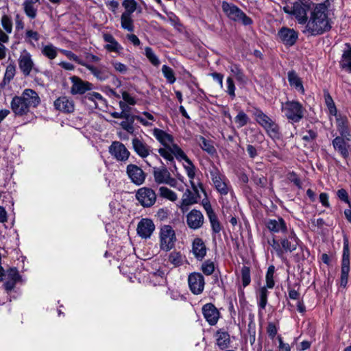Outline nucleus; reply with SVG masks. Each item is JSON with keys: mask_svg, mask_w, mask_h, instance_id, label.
I'll list each match as a JSON object with an SVG mask.
<instances>
[{"mask_svg": "<svg viewBox=\"0 0 351 351\" xmlns=\"http://www.w3.org/2000/svg\"><path fill=\"white\" fill-rule=\"evenodd\" d=\"M337 195L341 200L347 203L350 206V202L348 199V195L347 191L345 189H341L338 190L337 192Z\"/></svg>", "mask_w": 351, "mask_h": 351, "instance_id": "774afa93", "label": "nucleus"}, {"mask_svg": "<svg viewBox=\"0 0 351 351\" xmlns=\"http://www.w3.org/2000/svg\"><path fill=\"white\" fill-rule=\"evenodd\" d=\"M202 270L204 274L211 275L215 271L214 263L210 260L204 261L202 265Z\"/></svg>", "mask_w": 351, "mask_h": 351, "instance_id": "13d9d810", "label": "nucleus"}, {"mask_svg": "<svg viewBox=\"0 0 351 351\" xmlns=\"http://www.w3.org/2000/svg\"><path fill=\"white\" fill-rule=\"evenodd\" d=\"M241 280L242 284L244 287L250 285L251 282L250 269L247 266H243L241 269Z\"/></svg>", "mask_w": 351, "mask_h": 351, "instance_id": "6e6d98bb", "label": "nucleus"}, {"mask_svg": "<svg viewBox=\"0 0 351 351\" xmlns=\"http://www.w3.org/2000/svg\"><path fill=\"white\" fill-rule=\"evenodd\" d=\"M155 230V225L152 220L144 218L138 223L136 231L138 235L143 239H149Z\"/></svg>", "mask_w": 351, "mask_h": 351, "instance_id": "6ab92c4d", "label": "nucleus"}, {"mask_svg": "<svg viewBox=\"0 0 351 351\" xmlns=\"http://www.w3.org/2000/svg\"><path fill=\"white\" fill-rule=\"evenodd\" d=\"M125 11L123 13L131 14L136 10L137 3L135 0H124L122 3Z\"/></svg>", "mask_w": 351, "mask_h": 351, "instance_id": "864d4df0", "label": "nucleus"}, {"mask_svg": "<svg viewBox=\"0 0 351 351\" xmlns=\"http://www.w3.org/2000/svg\"><path fill=\"white\" fill-rule=\"evenodd\" d=\"M281 110L287 120L291 123H298L304 117L306 109L303 105L295 100H287L281 104Z\"/></svg>", "mask_w": 351, "mask_h": 351, "instance_id": "39448f33", "label": "nucleus"}, {"mask_svg": "<svg viewBox=\"0 0 351 351\" xmlns=\"http://www.w3.org/2000/svg\"><path fill=\"white\" fill-rule=\"evenodd\" d=\"M145 54L150 62L154 66L160 64V60L157 56L154 53L152 48L147 47L145 49Z\"/></svg>", "mask_w": 351, "mask_h": 351, "instance_id": "603ef678", "label": "nucleus"}, {"mask_svg": "<svg viewBox=\"0 0 351 351\" xmlns=\"http://www.w3.org/2000/svg\"><path fill=\"white\" fill-rule=\"evenodd\" d=\"M121 26L123 29L130 32L134 30V26L131 14L122 13L121 16Z\"/></svg>", "mask_w": 351, "mask_h": 351, "instance_id": "a19ab883", "label": "nucleus"}, {"mask_svg": "<svg viewBox=\"0 0 351 351\" xmlns=\"http://www.w3.org/2000/svg\"><path fill=\"white\" fill-rule=\"evenodd\" d=\"M197 202V196L193 193L190 190L187 189L184 193L182 197L181 208L183 210L184 207L194 204Z\"/></svg>", "mask_w": 351, "mask_h": 351, "instance_id": "4c0bfd02", "label": "nucleus"}, {"mask_svg": "<svg viewBox=\"0 0 351 351\" xmlns=\"http://www.w3.org/2000/svg\"><path fill=\"white\" fill-rule=\"evenodd\" d=\"M254 114L257 123L264 128L272 138H279V127L270 117L259 110H256Z\"/></svg>", "mask_w": 351, "mask_h": 351, "instance_id": "6e6552de", "label": "nucleus"}, {"mask_svg": "<svg viewBox=\"0 0 351 351\" xmlns=\"http://www.w3.org/2000/svg\"><path fill=\"white\" fill-rule=\"evenodd\" d=\"M136 197L139 203L144 207L152 206L156 200L155 191L147 187L139 189L136 192Z\"/></svg>", "mask_w": 351, "mask_h": 351, "instance_id": "2eb2a0df", "label": "nucleus"}, {"mask_svg": "<svg viewBox=\"0 0 351 351\" xmlns=\"http://www.w3.org/2000/svg\"><path fill=\"white\" fill-rule=\"evenodd\" d=\"M208 217L209 219L213 232H215V233L220 232V231L221 230V224H220L215 213L208 216Z\"/></svg>", "mask_w": 351, "mask_h": 351, "instance_id": "5fc2aeb1", "label": "nucleus"}, {"mask_svg": "<svg viewBox=\"0 0 351 351\" xmlns=\"http://www.w3.org/2000/svg\"><path fill=\"white\" fill-rule=\"evenodd\" d=\"M110 155L117 161L125 162L130 156V152L126 147L119 141H113L108 147Z\"/></svg>", "mask_w": 351, "mask_h": 351, "instance_id": "4468645a", "label": "nucleus"}, {"mask_svg": "<svg viewBox=\"0 0 351 351\" xmlns=\"http://www.w3.org/2000/svg\"><path fill=\"white\" fill-rule=\"evenodd\" d=\"M132 143L134 150L140 157L146 158L149 155V146L138 138H134Z\"/></svg>", "mask_w": 351, "mask_h": 351, "instance_id": "473e14b6", "label": "nucleus"}, {"mask_svg": "<svg viewBox=\"0 0 351 351\" xmlns=\"http://www.w3.org/2000/svg\"><path fill=\"white\" fill-rule=\"evenodd\" d=\"M275 272V267L273 265H271L268 267L266 276L265 280L266 285L265 287H268L269 289H273L275 285V282L274 280V275Z\"/></svg>", "mask_w": 351, "mask_h": 351, "instance_id": "de8ad7c7", "label": "nucleus"}, {"mask_svg": "<svg viewBox=\"0 0 351 351\" xmlns=\"http://www.w3.org/2000/svg\"><path fill=\"white\" fill-rule=\"evenodd\" d=\"M234 121L238 128L245 125L249 121V117L243 111H239L234 118Z\"/></svg>", "mask_w": 351, "mask_h": 351, "instance_id": "3c124183", "label": "nucleus"}, {"mask_svg": "<svg viewBox=\"0 0 351 351\" xmlns=\"http://www.w3.org/2000/svg\"><path fill=\"white\" fill-rule=\"evenodd\" d=\"M226 86L227 90L226 93L230 95L232 99H234L236 96L235 95V85L232 77H228L226 79Z\"/></svg>", "mask_w": 351, "mask_h": 351, "instance_id": "bf43d9fd", "label": "nucleus"}, {"mask_svg": "<svg viewBox=\"0 0 351 351\" xmlns=\"http://www.w3.org/2000/svg\"><path fill=\"white\" fill-rule=\"evenodd\" d=\"M268 287L265 286L261 287L256 291V295L258 298V306L259 307V313H262L261 310L265 309L267 304V296H268Z\"/></svg>", "mask_w": 351, "mask_h": 351, "instance_id": "f704fd0d", "label": "nucleus"}, {"mask_svg": "<svg viewBox=\"0 0 351 351\" xmlns=\"http://www.w3.org/2000/svg\"><path fill=\"white\" fill-rule=\"evenodd\" d=\"M38 94L31 88H25L21 95L14 96L10 102V108L16 117L28 114L32 108H35L40 104Z\"/></svg>", "mask_w": 351, "mask_h": 351, "instance_id": "f257e3e1", "label": "nucleus"}, {"mask_svg": "<svg viewBox=\"0 0 351 351\" xmlns=\"http://www.w3.org/2000/svg\"><path fill=\"white\" fill-rule=\"evenodd\" d=\"M5 275L4 287L8 291H12L15 287L16 282L21 280V276L16 268H10Z\"/></svg>", "mask_w": 351, "mask_h": 351, "instance_id": "393cba45", "label": "nucleus"}, {"mask_svg": "<svg viewBox=\"0 0 351 351\" xmlns=\"http://www.w3.org/2000/svg\"><path fill=\"white\" fill-rule=\"evenodd\" d=\"M267 228L272 232H285L287 226L284 219L281 217L277 219H270L266 223Z\"/></svg>", "mask_w": 351, "mask_h": 351, "instance_id": "cd10ccee", "label": "nucleus"}, {"mask_svg": "<svg viewBox=\"0 0 351 351\" xmlns=\"http://www.w3.org/2000/svg\"><path fill=\"white\" fill-rule=\"evenodd\" d=\"M86 98L88 100L94 101L96 105L97 104V102H99L101 104H104L106 101L103 96L100 93L97 92H92L88 93L86 95Z\"/></svg>", "mask_w": 351, "mask_h": 351, "instance_id": "680f3d73", "label": "nucleus"}, {"mask_svg": "<svg viewBox=\"0 0 351 351\" xmlns=\"http://www.w3.org/2000/svg\"><path fill=\"white\" fill-rule=\"evenodd\" d=\"M162 72L169 84H173L176 82V78L175 77V73L171 67L167 65H163L162 67Z\"/></svg>", "mask_w": 351, "mask_h": 351, "instance_id": "8fccbe9b", "label": "nucleus"}, {"mask_svg": "<svg viewBox=\"0 0 351 351\" xmlns=\"http://www.w3.org/2000/svg\"><path fill=\"white\" fill-rule=\"evenodd\" d=\"M346 48L344 49L340 61V66L342 69L351 73V45L346 44Z\"/></svg>", "mask_w": 351, "mask_h": 351, "instance_id": "72a5a7b5", "label": "nucleus"}, {"mask_svg": "<svg viewBox=\"0 0 351 351\" xmlns=\"http://www.w3.org/2000/svg\"><path fill=\"white\" fill-rule=\"evenodd\" d=\"M217 345L221 350L227 348L230 344V335L223 330H218L215 334Z\"/></svg>", "mask_w": 351, "mask_h": 351, "instance_id": "c9c22d12", "label": "nucleus"}, {"mask_svg": "<svg viewBox=\"0 0 351 351\" xmlns=\"http://www.w3.org/2000/svg\"><path fill=\"white\" fill-rule=\"evenodd\" d=\"M335 117L336 118L337 128L340 136H344L346 139L351 140V132L348 128L347 117L340 114H337Z\"/></svg>", "mask_w": 351, "mask_h": 351, "instance_id": "bb28decb", "label": "nucleus"}, {"mask_svg": "<svg viewBox=\"0 0 351 351\" xmlns=\"http://www.w3.org/2000/svg\"><path fill=\"white\" fill-rule=\"evenodd\" d=\"M209 173L213 183L217 191L221 195L228 194V187L226 182L225 177L221 173L219 169L215 165H213L209 169Z\"/></svg>", "mask_w": 351, "mask_h": 351, "instance_id": "f8f14e48", "label": "nucleus"}, {"mask_svg": "<svg viewBox=\"0 0 351 351\" xmlns=\"http://www.w3.org/2000/svg\"><path fill=\"white\" fill-rule=\"evenodd\" d=\"M84 67H86L91 74L100 82L106 81L111 75V73L109 69L104 66H95L86 62Z\"/></svg>", "mask_w": 351, "mask_h": 351, "instance_id": "aec40b11", "label": "nucleus"}, {"mask_svg": "<svg viewBox=\"0 0 351 351\" xmlns=\"http://www.w3.org/2000/svg\"><path fill=\"white\" fill-rule=\"evenodd\" d=\"M123 101L125 102L128 105L134 106L136 104V101L130 93L126 91L121 92Z\"/></svg>", "mask_w": 351, "mask_h": 351, "instance_id": "0e129e2a", "label": "nucleus"}, {"mask_svg": "<svg viewBox=\"0 0 351 351\" xmlns=\"http://www.w3.org/2000/svg\"><path fill=\"white\" fill-rule=\"evenodd\" d=\"M152 134L163 146L158 149L159 154L167 161L173 162V156L177 154V148H181L174 143V138L172 135L158 128H154L152 131Z\"/></svg>", "mask_w": 351, "mask_h": 351, "instance_id": "7ed1b4c3", "label": "nucleus"}, {"mask_svg": "<svg viewBox=\"0 0 351 351\" xmlns=\"http://www.w3.org/2000/svg\"><path fill=\"white\" fill-rule=\"evenodd\" d=\"M350 271V250H349V243L347 239H344L343 241V255L341 260V280H340V286L343 287H346L348 280V274Z\"/></svg>", "mask_w": 351, "mask_h": 351, "instance_id": "9b49d317", "label": "nucleus"}, {"mask_svg": "<svg viewBox=\"0 0 351 351\" xmlns=\"http://www.w3.org/2000/svg\"><path fill=\"white\" fill-rule=\"evenodd\" d=\"M197 142L201 148L210 155H213L216 153V149L213 144L207 141L204 137L199 136L197 138Z\"/></svg>", "mask_w": 351, "mask_h": 351, "instance_id": "79ce46f5", "label": "nucleus"}, {"mask_svg": "<svg viewBox=\"0 0 351 351\" xmlns=\"http://www.w3.org/2000/svg\"><path fill=\"white\" fill-rule=\"evenodd\" d=\"M204 216L197 210H191L186 215V223L188 226L193 230L200 228L204 224Z\"/></svg>", "mask_w": 351, "mask_h": 351, "instance_id": "412c9836", "label": "nucleus"}, {"mask_svg": "<svg viewBox=\"0 0 351 351\" xmlns=\"http://www.w3.org/2000/svg\"><path fill=\"white\" fill-rule=\"evenodd\" d=\"M177 154L173 156L178 160H184V163L183 164L184 169L186 171V175L189 178L190 184L194 190L195 193H198V187L202 189V186L200 183L195 182V167L193 164L192 161L187 157V156L184 154L182 149L177 148Z\"/></svg>", "mask_w": 351, "mask_h": 351, "instance_id": "0eeeda50", "label": "nucleus"}, {"mask_svg": "<svg viewBox=\"0 0 351 351\" xmlns=\"http://www.w3.org/2000/svg\"><path fill=\"white\" fill-rule=\"evenodd\" d=\"M324 99L325 104L328 109L330 115H337V114H338L337 110L336 108L335 104L333 101L332 97L330 95L328 91L324 92Z\"/></svg>", "mask_w": 351, "mask_h": 351, "instance_id": "49530a36", "label": "nucleus"}, {"mask_svg": "<svg viewBox=\"0 0 351 351\" xmlns=\"http://www.w3.org/2000/svg\"><path fill=\"white\" fill-rule=\"evenodd\" d=\"M269 244L274 248V250L276 252V254L279 256H281L283 254V250L280 247V244L274 238L268 241Z\"/></svg>", "mask_w": 351, "mask_h": 351, "instance_id": "338daca9", "label": "nucleus"}, {"mask_svg": "<svg viewBox=\"0 0 351 351\" xmlns=\"http://www.w3.org/2000/svg\"><path fill=\"white\" fill-rule=\"evenodd\" d=\"M58 51L60 49L52 44L43 45L41 48L42 54L50 60H53L57 57Z\"/></svg>", "mask_w": 351, "mask_h": 351, "instance_id": "58836bf2", "label": "nucleus"}, {"mask_svg": "<svg viewBox=\"0 0 351 351\" xmlns=\"http://www.w3.org/2000/svg\"><path fill=\"white\" fill-rule=\"evenodd\" d=\"M299 239L296 236L295 233L293 230H291L287 238H283L280 241L282 250H283V253L285 252H291L296 250L298 245H299Z\"/></svg>", "mask_w": 351, "mask_h": 351, "instance_id": "b1692460", "label": "nucleus"}, {"mask_svg": "<svg viewBox=\"0 0 351 351\" xmlns=\"http://www.w3.org/2000/svg\"><path fill=\"white\" fill-rule=\"evenodd\" d=\"M39 0H25L23 2V8L25 15L30 19H34L38 13V5L36 3Z\"/></svg>", "mask_w": 351, "mask_h": 351, "instance_id": "2f4dec72", "label": "nucleus"}, {"mask_svg": "<svg viewBox=\"0 0 351 351\" xmlns=\"http://www.w3.org/2000/svg\"><path fill=\"white\" fill-rule=\"evenodd\" d=\"M134 118L144 126H151L155 121L154 116L148 112H143L142 115H136Z\"/></svg>", "mask_w": 351, "mask_h": 351, "instance_id": "37998d69", "label": "nucleus"}, {"mask_svg": "<svg viewBox=\"0 0 351 351\" xmlns=\"http://www.w3.org/2000/svg\"><path fill=\"white\" fill-rule=\"evenodd\" d=\"M18 64L19 69L25 76L29 75L32 70L34 69L35 64L32 56L26 49L21 51L18 59Z\"/></svg>", "mask_w": 351, "mask_h": 351, "instance_id": "ddd939ff", "label": "nucleus"}, {"mask_svg": "<svg viewBox=\"0 0 351 351\" xmlns=\"http://www.w3.org/2000/svg\"><path fill=\"white\" fill-rule=\"evenodd\" d=\"M153 176L155 182L158 184H167L180 191L183 190L182 186H178L177 180L171 176L170 172L165 167H154Z\"/></svg>", "mask_w": 351, "mask_h": 351, "instance_id": "1a4fd4ad", "label": "nucleus"}, {"mask_svg": "<svg viewBox=\"0 0 351 351\" xmlns=\"http://www.w3.org/2000/svg\"><path fill=\"white\" fill-rule=\"evenodd\" d=\"M1 24L3 29L5 30V33L8 35L12 33V21L10 16L6 14L3 15L1 19Z\"/></svg>", "mask_w": 351, "mask_h": 351, "instance_id": "09e8293b", "label": "nucleus"}, {"mask_svg": "<svg viewBox=\"0 0 351 351\" xmlns=\"http://www.w3.org/2000/svg\"><path fill=\"white\" fill-rule=\"evenodd\" d=\"M231 73L234 76L238 82L241 84H246L247 82V77L243 73V70L240 66L236 64H231L229 66Z\"/></svg>", "mask_w": 351, "mask_h": 351, "instance_id": "e433bc0d", "label": "nucleus"}, {"mask_svg": "<svg viewBox=\"0 0 351 351\" xmlns=\"http://www.w3.org/2000/svg\"><path fill=\"white\" fill-rule=\"evenodd\" d=\"M267 332L269 337L271 339H274L278 332V329L275 325V324L272 322H269L267 326Z\"/></svg>", "mask_w": 351, "mask_h": 351, "instance_id": "69168bd1", "label": "nucleus"}, {"mask_svg": "<svg viewBox=\"0 0 351 351\" xmlns=\"http://www.w3.org/2000/svg\"><path fill=\"white\" fill-rule=\"evenodd\" d=\"M202 314L206 322L210 326H215L219 317L220 313L219 310L212 303H207L202 306Z\"/></svg>", "mask_w": 351, "mask_h": 351, "instance_id": "a211bd4d", "label": "nucleus"}, {"mask_svg": "<svg viewBox=\"0 0 351 351\" xmlns=\"http://www.w3.org/2000/svg\"><path fill=\"white\" fill-rule=\"evenodd\" d=\"M112 65L115 71L122 74L126 73L128 69L125 64L117 61H112Z\"/></svg>", "mask_w": 351, "mask_h": 351, "instance_id": "e2e57ef3", "label": "nucleus"}, {"mask_svg": "<svg viewBox=\"0 0 351 351\" xmlns=\"http://www.w3.org/2000/svg\"><path fill=\"white\" fill-rule=\"evenodd\" d=\"M222 10L226 15L232 21L241 22L245 25H250L252 23L250 17L247 16L241 10L232 3L223 1L222 3Z\"/></svg>", "mask_w": 351, "mask_h": 351, "instance_id": "9d476101", "label": "nucleus"}, {"mask_svg": "<svg viewBox=\"0 0 351 351\" xmlns=\"http://www.w3.org/2000/svg\"><path fill=\"white\" fill-rule=\"evenodd\" d=\"M40 39V34L38 32L32 29H27L25 34V41L30 45L35 47L36 43Z\"/></svg>", "mask_w": 351, "mask_h": 351, "instance_id": "c03bdc74", "label": "nucleus"}, {"mask_svg": "<svg viewBox=\"0 0 351 351\" xmlns=\"http://www.w3.org/2000/svg\"><path fill=\"white\" fill-rule=\"evenodd\" d=\"M192 252L197 260H202L206 254L204 242L200 238H195L192 243Z\"/></svg>", "mask_w": 351, "mask_h": 351, "instance_id": "c756f323", "label": "nucleus"}, {"mask_svg": "<svg viewBox=\"0 0 351 351\" xmlns=\"http://www.w3.org/2000/svg\"><path fill=\"white\" fill-rule=\"evenodd\" d=\"M331 28L328 16V8L324 3L315 6L311 12L310 19L306 21V29L311 35H319L328 31Z\"/></svg>", "mask_w": 351, "mask_h": 351, "instance_id": "f03ea898", "label": "nucleus"}, {"mask_svg": "<svg viewBox=\"0 0 351 351\" xmlns=\"http://www.w3.org/2000/svg\"><path fill=\"white\" fill-rule=\"evenodd\" d=\"M176 235L173 228L169 225L161 226L159 232V246L164 252H169L175 246Z\"/></svg>", "mask_w": 351, "mask_h": 351, "instance_id": "423d86ee", "label": "nucleus"}, {"mask_svg": "<svg viewBox=\"0 0 351 351\" xmlns=\"http://www.w3.org/2000/svg\"><path fill=\"white\" fill-rule=\"evenodd\" d=\"M158 195L160 197L171 202H175L178 199L177 194L167 186H160L158 189Z\"/></svg>", "mask_w": 351, "mask_h": 351, "instance_id": "ea45409f", "label": "nucleus"}, {"mask_svg": "<svg viewBox=\"0 0 351 351\" xmlns=\"http://www.w3.org/2000/svg\"><path fill=\"white\" fill-rule=\"evenodd\" d=\"M70 80L72 84L70 92L72 95H82L93 88V84L75 75L71 76Z\"/></svg>", "mask_w": 351, "mask_h": 351, "instance_id": "dca6fc26", "label": "nucleus"}, {"mask_svg": "<svg viewBox=\"0 0 351 351\" xmlns=\"http://www.w3.org/2000/svg\"><path fill=\"white\" fill-rule=\"evenodd\" d=\"M287 79L289 85L302 95L305 94V89L303 86L302 79L294 71H290L287 73Z\"/></svg>", "mask_w": 351, "mask_h": 351, "instance_id": "c85d7f7f", "label": "nucleus"}, {"mask_svg": "<svg viewBox=\"0 0 351 351\" xmlns=\"http://www.w3.org/2000/svg\"><path fill=\"white\" fill-rule=\"evenodd\" d=\"M60 51L65 55L69 60H73L77 64L84 66L86 62L81 60L77 55L72 51L65 49H60Z\"/></svg>", "mask_w": 351, "mask_h": 351, "instance_id": "4d7b16f0", "label": "nucleus"}, {"mask_svg": "<svg viewBox=\"0 0 351 351\" xmlns=\"http://www.w3.org/2000/svg\"><path fill=\"white\" fill-rule=\"evenodd\" d=\"M311 6L310 0H289L283 6V10L291 17H294L300 24H304L307 21V13Z\"/></svg>", "mask_w": 351, "mask_h": 351, "instance_id": "20e7f679", "label": "nucleus"}, {"mask_svg": "<svg viewBox=\"0 0 351 351\" xmlns=\"http://www.w3.org/2000/svg\"><path fill=\"white\" fill-rule=\"evenodd\" d=\"M168 261L175 267H178L183 264L184 261V257L182 255L181 252L172 251L169 254Z\"/></svg>", "mask_w": 351, "mask_h": 351, "instance_id": "a18cd8bd", "label": "nucleus"}, {"mask_svg": "<svg viewBox=\"0 0 351 351\" xmlns=\"http://www.w3.org/2000/svg\"><path fill=\"white\" fill-rule=\"evenodd\" d=\"M127 173L131 181L137 185L142 184L145 180V173L135 165L130 164L128 165Z\"/></svg>", "mask_w": 351, "mask_h": 351, "instance_id": "5701e85b", "label": "nucleus"}, {"mask_svg": "<svg viewBox=\"0 0 351 351\" xmlns=\"http://www.w3.org/2000/svg\"><path fill=\"white\" fill-rule=\"evenodd\" d=\"M103 38L107 44L104 48L110 52H115L119 53L123 50L121 45L115 40V38L110 34H104Z\"/></svg>", "mask_w": 351, "mask_h": 351, "instance_id": "7c9ffc66", "label": "nucleus"}, {"mask_svg": "<svg viewBox=\"0 0 351 351\" xmlns=\"http://www.w3.org/2000/svg\"><path fill=\"white\" fill-rule=\"evenodd\" d=\"M54 107L56 110L65 113L72 112L75 108L73 101L66 96L60 97L56 99Z\"/></svg>", "mask_w": 351, "mask_h": 351, "instance_id": "a878e982", "label": "nucleus"}, {"mask_svg": "<svg viewBox=\"0 0 351 351\" xmlns=\"http://www.w3.org/2000/svg\"><path fill=\"white\" fill-rule=\"evenodd\" d=\"M188 282L193 293L198 295L203 291L205 282L204 276L201 274L196 272L191 274L188 278Z\"/></svg>", "mask_w": 351, "mask_h": 351, "instance_id": "f3484780", "label": "nucleus"}, {"mask_svg": "<svg viewBox=\"0 0 351 351\" xmlns=\"http://www.w3.org/2000/svg\"><path fill=\"white\" fill-rule=\"evenodd\" d=\"M278 35L281 41L285 45L288 46L293 45L298 38V34L296 31H295L293 29L287 27L281 28L279 30Z\"/></svg>", "mask_w": 351, "mask_h": 351, "instance_id": "4be33fe9", "label": "nucleus"}, {"mask_svg": "<svg viewBox=\"0 0 351 351\" xmlns=\"http://www.w3.org/2000/svg\"><path fill=\"white\" fill-rule=\"evenodd\" d=\"M15 73L16 66L13 62L10 63L6 67L4 79L10 82L11 80L14 78Z\"/></svg>", "mask_w": 351, "mask_h": 351, "instance_id": "052dcab7", "label": "nucleus"}]
</instances>
